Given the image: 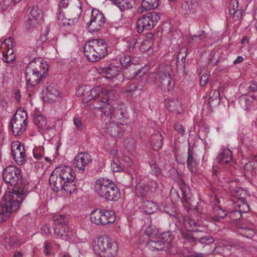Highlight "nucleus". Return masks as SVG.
<instances>
[{
    "mask_svg": "<svg viewBox=\"0 0 257 257\" xmlns=\"http://www.w3.org/2000/svg\"><path fill=\"white\" fill-rule=\"evenodd\" d=\"M237 209L241 214L246 213L249 210V206L245 199L238 200L237 202Z\"/></svg>",
    "mask_w": 257,
    "mask_h": 257,
    "instance_id": "8fccbe9b",
    "label": "nucleus"
},
{
    "mask_svg": "<svg viewBox=\"0 0 257 257\" xmlns=\"http://www.w3.org/2000/svg\"><path fill=\"white\" fill-rule=\"evenodd\" d=\"M199 240L201 243L205 245L210 244L214 241L213 238L210 235L201 237L199 238Z\"/></svg>",
    "mask_w": 257,
    "mask_h": 257,
    "instance_id": "e2e57ef3",
    "label": "nucleus"
},
{
    "mask_svg": "<svg viewBox=\"0 0 257 257\" xmlns=\"http://www.w3.org/2000/svg\"><path fill=\"white\" fill-rule=\"evenodd\" d=\"M13 39L9 38L5 39L2 44V47L7 50L8 54H13V50L12 49L13 47Z\"/></svg>",
    "mask_w": 257,
    "mask_h": 257,
    "instance_id": "09e8293b",
    "label": "nucleus"
},
{
    "mask_svg": "<svg viewBox=\"0 0 257 257\" xmlns=\"http://www.w3.org/2000/svg\"><path fill=\"white\" fill-rule=\"evenodd\" d=\"M231 194L236 197L238 200L245 199L247 196V191L240 187H235L230 189Z\"/></svg>",
    "mask_w": 257,
    "mask_h": 257,
    "instance_id": "ea45409f",
    "label": "nucleus"
},
{
    "mask_svg": "<svg viewBox=\"0 0 257 257\" xmlns=\"http://www.w3.org/2000/svg\"><path fill=\"white\" fill-rule=\"evenodd\" d=\"M118 248L117 243L107 236H100L93 243L94 251L100 257H113L117 254Z\"/></svg>",
    "mask_w": 257,
    "mask_h": 257,
    "instance_id": "423d86ee",
    "label": "nucleus"
},
{
    "mask_svg": "<svg viewBox=\"0 0 257 257\" xmlns=\"http://www.w3.org/2000/svg\"><path fill=\"white\" fill-rule=\"evenodd\" d=\"M44 98L50 102H53L59 95V92L54 85H47L42 90Z\"/></svg>",
    "mask_w": 257,
    "mask_h": 257,
    "instance_id": "4be33fe9",
    "label": "nucleus"
},
{
    "mask_svg": "<svg viewBox=\"0 0 257 257\" xmlns=\"http://www.w3.org/2000/svg\"><path fill=\"white\" fill-rule=\"evenodd\" d=\"M229 11L235 21L239 20L243 13L242 10L238 9V3L237 0H231Z\"/></svg>",
    "mask_w": 257,
    "mask_h": 257,
    "instance_id": "7c9ffc66",
    "label": "nucleus"
},
{
    "mask_svg": "<svg viewBox=\"0 0 257 257\" xmlns=\"http://www.w3.org/2000/svg\"><path fill=\"white\" fill-rule=\"evenodd\" d=\"M219 102V92L215 90L212 96L209 98L207 102L203 105L202 109L203 110L208 109L209 112H213V108L217 106Z\"/></svg>",
    "mask_w": 257,
    "mask_h": 257,
    "instance_id": "393cba45",
    "label": "nucleus"
},
{
    "mask_svg": "<svg viewBox=\"0 0 257 257\" xmlns=\"http://www.w3.org/2000/svg\"><path fill=\"white\" fill-rule=\"evenodd\" d=\"M108 45L102 39H92L83 46L84 55L89 61L95 62L108 53Z\"/></svg>",
    "mask_w": 257,
    "mask_h": 257,
    "instance_id": "7ed1b4c3",
    "label": "nucleus"
},
{
    "mask_svg": "<svg viewBox=\"0 0 257 257\" xmlns=\"http://www.w3.org/2000/svg\"><path fill=\"white\" fill-rule=\"evenodd\" d=\"M102 89L100 87H96L92 88L89 91V95L86 96L84 94L83 97V102H86L87 103L88 102L91 103L96 98L100 96V92H101Z\"/></svg>",
    "mask_w": 257,
    "mask_h": 257,
    "instance_id": "f704fd0d",
    "label": "nucleus"
},
{
    "mask_svg": "<svg viewBox=\"0 0 257 257\" xmlns=\"http://www.w3.org/2000/svg\"><path fill=\"white\" fill-rule=\"evenodd\" d=\"M158 77L168 76L173 75V72L172 66L169 64H161L159 65L157 71Z\"/></svg>",
    "mask_w": 257,
    "mask_h": 257,
    "instance_id": "c9c22d12",
    "label": "nucleus"
},
{
    "mask_svg": "<svg viewBox=\"0 0 257 257\" xmlns=\"http://www.w3.org/2000/svg\"><path fill=\"white\" fill-rule=\"evenodd\" d=\"M160 19V14L157 12H151L140 17L137 21V29L139 33L145 30L152 29Z\"/></svg>",
    "mask_w": 257,
    "mask_h": 257,
    "instance_id": "9d476101",
    "label": "nucleus"
},
{
    "mask_svg": "<svg viewBox=\"0 0 257 257\" xmlns=\"http://www.w3.org/2000/svg\"><path fill=\"white\" fill-rule=\"evenodd\" d=\"M73 122L77 131L81 132L83 130V126L80 119L78 117H74Z\"/></svg>",
    "mask_w": 257,
    "mask_h": 257,
    "instance_id": "774afa93",
    "label": "nucleus"
},
{
    "mask_svg": "<svg viewBox=\"0 0 257 257\" xmlns=\"http://www.w3.org/2000/svg\"><path fill=\"white\" fill-rule=\"evenodd\" d=\"M159 0H143L141 4V12L157 8Z\"/></svg>",
    "mask_w": 257,
    "mask_h": 257,
    "instance_id": "58836bf2",
    "label": "nucleus"
},
{
    "mask_svg": "<svg viewBox=\"0 0 257 257\" xmlns=\"http://www.w3.org/2000/svg\"><path fill=\"white\" fill-rule=\"evenodd\" d=\"M214 211L216 215L220 218H227V215L228 214V213L226 212V211L222 209L220 206L214 207Z\"/></svg>",
    "mask_w": 257,
    "mask_h": 257,
    "instance_id": "680f3d73",
    "label": "nucleus"
},
{
    "mask_svg": "<svg viewBox=\"0 0 257 257\" xmlns=\"http://www.w3.org/2000/svg\"><path fill=\"white\" fill-rule=\"evenodd\" d=\"M151 223L154 228H157L158 230H161V227L164 224V220L162 216L159 215L152 219Z\"/></svg>",
    "mask_w": 257,
    "mask_h": 257,
    "instance_id": "a18cd8bd",
    "label": "nucleus"
},
{
    "mask_svg": "<svg viewBox=\"0 0 257 257\" xmlns=\"http://www.w3.org/2000/svg\"><path fill=\"white\" fill-rule=\"evenodd\" d=\"M160 232V230H158L157 228H154L151 223L145 230V233L148 236H154L157 235Z\"/></svg>",
    "mask_w": 257,
    "mask_h": 257,
    "instance_id": "bf43d9fd",
    "label": "nucleus"
},
{
    "mask_svg": "<svg viewBox=\"0 0 257 257\" xmlns=\"http://www.w3.org/2000/svg\"><path fill=\"white\" fill-rule=\"evenodd\" d=\"M98 72L103 74L106 78L112 79L117 76L121 71V67L110 64L107 67H99Z\"/></svg>",
    "mask_w": 257,
    "mask_h": 257,
    "instance_id": "6ab92c4d",
    "label": "nucleus"
},
{
    "mask_svg": "<svg viewBox=\"0 0 257 257\" xmlns=\"http://www.w3.org/2000/svg\"><path fill=\"white\" fill-rule=\"evenodd\" d=\"M115 218V213L113 211L100 208L94 209L90 216L91 222L98 225H105L113 223Z\"/></svg>",
    "mask_w": 257,
    "mask_h": 257,
    "instance_id": "1a4fd4ad",
    "label": "nucleus"
},
{
    "mask_svg": "<svg viewBox=\"0 0 257 257\" xmlns=\"http://www.w3.org/2000/svg\"><path fill=\"white\" fill-rule=\"evenodd\" d=\"M232 159V152L228 149H223L216 158V161L220 164H227Z\"/></svg>",
    "mask_w": 257,
    "mask_h": 257,
    "instance_id": "c756f323",
    "label": "nucleus"
},
{
    "mask_svg": "<svg viewBox=\"0 0 257 257\" xmlns=\"http://www.w3.org/2000/svg\"><path fill=\"white\" fill-rule=\"evenodd\" d=\"M110 103L108 99L101 95V96L96 98L95 100L90 103V105L96 109H102V112H103L104 110H108V107L111 106Z\"/></svg>",
    "mask_w": 257,
    "mask_h": 257,
    "instance_id": "a878e982",
    "label": "nucleus"
},
{
    "mask_svg": "<svg viewBox=\"0 0 257 257\" xmlns=\"http://www.w3.org/2000/svg\"><path fill=\"white\" fill-rule=\"evenodd\" d=\"M187 162L188 169L192 173H193L195 171V169L197 167V163L194 158L193 154L190 152L189 148L188 150Z\"/></svg>",
    "mask_w": 257,
    "mask_h": 257,
    "instance_id": "79ce46f5",
    "label": "nucleus"
},
{
    "mask_svg": "<svg viewBox=\"0 0 257 257\" xmlns=\"http://www.w3.org/2000/svg\"><path fill=\"white\" fill-rule=\"evenodd\" d=\"M192 231H180L179 237L183 242V243H190L193 244L196 242L198 240V237L196 236L195 233H193Z\"/></svg>",
    "mask_w": 257,
    "mask_h": 257,
    "instance_id": "2f4dec72",
    "label": "nucleus"
},
{
    "mask_svg": "<svg viewBox=\"0 0 257 257\" xmlns=\"http://www.w3.org/2000/svg\"><path fill=\"white\" fill-rule=\"evenodd\" d=\"M34 124L39 129L42 133H45L47 131L52 130L50 125L47 126V120L46 117L42 114H36L34 117Z\"/></svg>",
    "mask_w": 257,
    "mask_h": 257,
    "instance_id": "5701e85b",
    "label": "nucleus"
},
{
    "mask_svg": "<svg viewBox=\"0 0 257 257\" xmlns=\"http://www.w3.org/2000/svg\"><path fill=\"white\" fill-rule=\"evenodd\" d=\"M55 233L65 240H70L74 236V233L70 230L67 224L68 217L64 214H57L53 216Z\"/></svg>",
    "mask_w": 257,
    "mask_h": 257,
    "instance_id": "6e6552de",
    "label": "nucleus"
},
{
    "mask_svg": "<svg viewBox=\"0 0 257 257\" xmlns=\"http://www.w3.org/2000/svg\"><path fill=\"white\" fill-rule=\"evenodd\" d=\"M28 125L27 115L25 110L20 108L14 114L10 122V126L15 136H21Z\"/></svg>",
    "mask_w": 257,
    "mask_h": 257,
    "instance_id": "0eeeda50",
    "label": "nucleus"
},
{
    "mask_svg": "<svg viewBox=\"0 0 257 257\" xmlns=\"http://www.w3.org/2000/svg\"><path fill=\"white\" fill-rule=\"evenodd\" d=\"M121 125H118L114 121L107 122L105 124V132L109 136L112 137H119L122 134L123 131Z\"/></svg>",
    "mask_w": 257,
    "mask_h": 257,
    "instance_id": "412c9836",
    "label": "nucleus"
},
{
    "mask_svg": "<svg viewBox=\"0 0 257 257\" xmlns=\"http://www.w3.org/2000/svg\"><path fill=\"white\" fill-rule=\"evenodd\" d=\"M77 181L75 180H67L63 183V189L65 191L70 194L73 192L76 189L79 187V183H77Z\"/></svg>",
    "mask_w": 257,
    "mask_h": 257,
    "instance_id": "4c0bfd02",
    "label": "nucleus"
},
{
    "mask_svg": "<svg viewBox=\"0 0 257 257\" xmlns=\"http://www.w3.org/2000/svg\"><path fill=\"white\" fill-rule=\"evenodd\" d=\"M184 225L187 230L196 232L197 231V227H199L200 224L191 218H187L184 221Z\"/></svg>",
    "mask_w": 257,
    "mask_h": 257,
    "instance_id": "a19ab883",
    "label": "nucleus"
},
{
    "mask_svg": "<svg viewBox=\"0 0 257 257\" xmlns=\"http://www.w3.org/2000/svg\"><path fill=\"white\" fill-rule=\"evenodd\" d=\"M157 77V72L150 73L147 75L146 80L149 83L152 84L156 81Z\"/></svg>",
    "mask_w": 257,
    "mask_h": 257,
    "instance_id": "69168bd1",
    "label": "nucleus"
},
{
    "mask_svg": "<svg viewBox=\"0 0 257 257\" xmlns=\"http://www.w3.org/2000/svg\"><path fill=\"white\" fill-rule=\"evenodd\" d=\"M49 184L52 190L56 192L62 190L63 187V180L58 175L51 174L49 179Z\"/></svg>",
    "mask_w": 257,
    "mask_h": 257,
    "instance_id": "bb28decb",
    "label": "nucleus"
},
{
    "mask_svg": "<svg viewBox=\"0 0 257 257\" xmlns=\"http://www.w3.org/2000/svg\"><path fill=\"white\" fill-rule=\"evenodd\" d=\"M57 172L59 176L64 181L70 180H76L75 173L69 166H61L57 168Z\"/></svg>",
    "mask_w": 257,
    "mask_h": 257,
    "instance_id": "b1692460",
    "label": "nucleus"
},
{
    "mask_svg": "<svg viewBox=\"0 0 257 257\" xmlns=\"http://www.w3.org/2000/svg\"><path fill=\"white\" fill-rule=\"evenodd\" d=\"M3 178L6 183L14 186L13 191L7 193L16 194L19 197V199L22 198V200L23 201L26 197V194L27 193V189L22 184L20 169L14 166H9L4 170Z\"/></svg>",
    "mask_w": 257,
    "mask_h": 257,
    "instance_id": "f03ea898",
    "label": "nucleus"
},
{
    "mask_svg": "<svg viewBox=\"0 0 257 257\" xmlns=\"http://www.w3.org/2000/svg\"><path fill=\"white\" fill-rule=\"evenodd\" d=\"M120 61L121 65L123 67L126 68H129L130 70H132V68L134 66V65L131 63V59L129 56L121 57L120 59Z\"/></svg>",
    "mask_w": 257,
    "mask_h": 257,
    "instance_id": "13d9d810",
    "label": "nucleus"
},
{
    "mask_svg": "<svg viewBox=\"0 0 257 257\" xmlns=\"http://www.w3.org/2000/svg\"><path fill=\"white\" fill-rule=\"evenodd\" d=\"M153 45L151 42L144 40L140 45L139 48L142 52H146L152 47Z\"/></svg>",
    "mask_w": 257,
    "mask_h": 257,
    "instance_id": "052dcab7",
    "label": "nucleus"
},
{
    "mask_svg": "<svg viewBox=\"0 0 257 257\" xmlns=\"http://www.w3.org/2000/svg\"><path fill=\"white\" fill-rule=\"evenodd\" d=\"M157 187V183L154 181H150L147 184L140 183L136 186V194L143 199L150 198L155 192Z\"/></svg>",
    "mask_w": 257,
    "mask_h": 257,
    "instance_id": "9b49d317",
    "label": "nucleus"
},
{
    "mask_svg": "<svg viewBox=\"0 0 257 257\" xmlns=\"http://www.w3.org/2000/svg\"><path fill=\"white\" fill-rule=\"evenodd\" d=\"M104 22L103 14L96 9H92L90 21L87 23L88 31L90 33L99 31L104 25Z\"/></svg>",
    "mask_w": 257,
    "mask_h": 257,
    "instance_id": "f8f14e48",
    "label": "nucleus"
},
{
    "mask_svg": "<svg viewBox=\"0 0 257 257\" xmlns=\"http://www.w3.org/2000/svg\"><path fill=\"white\" fill-rule=\"evenodd\" d=\"M116 91L112 89H104L102 90L101 94L104 97L108 99L110 101L111 99H113L115 98V94Z\"/></svg>",
    "mask_w": 257,
    "mask_h": 257,
    "instance_id": "5fc2aeb1",
    "label": "nucleus"
},
{
    "mask_svg": "<svg viewBox=\"0 0 257 257\" xmlns=\"http://www.w3.org/2000/svg\"><path fill=\"white\" fill-rule=\"evenodd\" d=\"M175 130L179 134L183 136L185 132V127L182 125L181 123L178 122L175 123L174 124Z\"/></svg>",
    "mask_w": 257,
    "mask_h": 257,
    "instance_id": "0e129e2a",
    "label": "nucleus"
},
{
    "mask_svg": "<svg viewBox=\"0 0 257 257\" xmlns=\"http://www.w3.org/2000/svg\"><path fill=\"white\" fill-rule=\"evenodd\" d=\"M206 38V36L203 31H199L197 34L193 35L191 37L193 41L198 43L204 41Z\"/></svg>",
    "mask_w": 257,
    "mask_h": 257,
    "instance_id": "3c124183",
    "label": "nucleus"
},
{
    "mask_svg": "<svg viewBox=\"0 0 257 257\" xmlns=\"http://www.w3.org/2000/svg\"><path fill=\"white\" fill-rule=\"evenodd\" d=\"M95 189L100 197L108 201H116L120 197V192L117 186L112 181L104 178L96 182Z\"/></svg>",
    "mask_w": 257,
    "mask_h": 257,
    "instance_id": "20e7f679",
    "label": "nucleus"
},
{
    "mask_svg": "<svg viewBox=\"0 0 257 257\" xmlns=\"http://www.w3.org/2000/svg\"><path fill=\"white\" fill-rule=\"evenodd\" d=\"M52 249V245L50 242L46 241L44 244V253L46 255L49 256L51 254Z\"/></svg>",
    "mask_w": 257,
    "mask_h": 257,
    "instance_id": "338daca9",
    "label": "nucleus"
},
{
    "mask_svg": "<svg viewBox=\"0 0 257 257\" xmlns=\"http://www.w3.org/2000/svg\"><path fill=\"white\" fill-rule=\"evenodd\" d=\"M91 161L90 155L87 153H80L75 157L74 164L75 167L80 172H83L85 167Z\"/></svg>",
    "mask_w": 257,
    "mask_h": 257,
    "instance_id": "2eb2a0df",
    "label": "nucleus"
},
{
    "mask_svg": "<svg viewBox=\"0 0 257 257\" xmlns=\"http://www.w3.org/2000/svg\"><path fill=\"white\" fill-rule=\"evenodd\" d=\"M241 217V213L237 209L232 210L228 213L227 218H228L232 221H236L240 219Z\"/></svg>",
    "mask_w": 257,
    "mask_h": 257,
    "instance_id": "6e6d98bb",
    "label": "nucleus"
},
{
    "mask_svg": "<svg viewBox=\"0 0 257 257\" xmlns=\"http://www.w3.org/2000/svg\"><path fill=\"white\" fill-rule=\"evenodd\" d=\"M200 8L197 0H185L181 5L182 12L185 15H194Z\"/></svg>",
    "mask_w": 257,
    "mask_h": 257,
    "instance_id": "a211bd4d",
    "label": "nucleus"
},
{
    "mask_svg": "<svg viewBox=\"0 0 257 257\" xmlns=\"http://www.w3.org/2000/svg\"><path fill=\"white\" fill-rule=\"evenodd\" d=\"M159 87L163 91L169 92L172 90L175 86L173 75L168 76H159L158 78Z\"/></svg>",
    "mask_w": 257,
    "mask_h": 257,
    "instance_id": "aec40b11",
    "label": "nucleus"
},
{
    "mask_svg": "<svg viewBox=\"0 0 257 257\" xmlns=\"http://www.w3.org/2000/svg\"><path fill=\"white\" fill-rule=\"evenodd\" d=\"M143 83L142 81L140 80L138 81L137 85H136L135 84H130L127 86L125 91L127 92L134 91L137 89L141 90L144 87V84Z\"/></svg>",
    "mask_w": 257,
    "mask_h": 257,
    "instance_id": "4d7b16f0",
    "label": "nucleus"
},
{
    "mask_svg": "<svg viewBox=\"0 0 257 257\" xmlns=\"http://www.w3.org/2000/svg\"><path fill=\"white\" fill-rule=\"evenodd\" d=\"M239 232L241 235L247 238L252 237L255 233L254 230L252 229L247 227L241 228L239 229Z\"/></svg>",
    "mask_w": 257,
    "mask_h": 257,
    "instance_id": "603ef678",
    "label": "nucleus"
},
{
    "mask_svg": "<svg viewBox=\"0 0 257 257\" xmlns=\"http://www.w3.org/2000/svg\"><path fill=\"white\" fill-rule=\"evenodd\" d=\"M147 246L152 250H163L169 248L160 238L156 240L149 239L148 241Z\"/></svg>",
    "mask_w": 257,
    "mask_h": 257,
    "instance_id": "473e14b6",
    "label": "nucleus"
},
{
    "mask_svg": "<svg viewBox=\"0 0 257 257\" xmlns=\"http://www.w3.org/2000/svg\"><path fill=\"white\" fill-rule=\"evenodd\" d=\"M125 113L126 110L124 108H120L118 105L116 106L111 105L108 107V110L103 111V114L105 116L114 118L121 124L124 122Z\"/></svg>",
    "mask_w": 257,
    "mask_h": 257,
    "instance_id": "ddd939ff",
    "label": "nucleus"
},
{
    "mask_svg": "<svg viewBox=\"0 0 257 257\" xmlns=\"http://www.w3.org/2000/svg\"><path fill=\"white\" fill-rule=\"evenodd\" d=\"M149 165L151 169L152 173L156 176H158L161 174V170L157 164L156 162L154 161H151L149 162Z\"/></svg>",
    "mask_w": 257,
    "mask_h": 257,
    "instance_id": "864d4df0",
    "label": "nucleus"
},
{
    "mask_svg": "<svg viewBox=\"0 0 257 257\" xmlns=\"http://www.w3.org/2000/svg\"><path fill=\"white\" fill-rule=\"evenodd\" d=\"M40 21L28 18L27 21L25 23V28L28 32H31L34 30L38 25Z\"/></svg>",
    "mask_w": 257,
    "mask_h": 257,
    "instance_id": "de8ad7c7",
    "label": "nucleus"
},
{
    "mask_svg": "<svg viewBox=\"0 0 257 257\" xmlns=\"http://www.w3.org/2000/svg\"><path fill=\"white\" fill-rule=\"evenodd\" d=\"M165 106L170 111L177 114L181 113L183 112L181 102L177 99H168L165 102Z\"/></svg>",
    "mask_w": 257,
    "mask_h": 257,
    "instance_id": "cd10ccee",
    "label": "nucleus"
},
{
    "mask_svg": "<svg viewBox=\"0 0 257 257\" xmlns=\"http://www.w3.org/2000/svg\"><path fill=\"white\" fill-rule=\"evenodd\" d=\"M142 208L146 214H152L158 209V205L154 202L147 200L143 202Z\"/></svg>",
    "mask_w": 257,
    "mask_h": 257,
    "instance_id": "e433bc0d",
    "label": "nucleus"
},
{
    "mask_svg": "<svg viewBox=\"0 0 257 257\" xmlns=\"http://www.w3.org/2000/svg\"><path fill=\"white\" fill-rule=\"evenodd\" d=\"M29 18L35 19L40 22L42 19V12L37 6L32 7L29 15Z\"/></svg>",
    "mask_w": 257,
    "mask_h": 257,
    "instance_id": "c03bdc74",
    "label": "nucleus"
},
{
    "mask_svg": "<svg viewBox=\"0 0 257 257\" xmlns=\"http://www.w3.org/2000/svg\"><path fill=\"white\" fill-rule=\"evenodd\" d=\"M135 5V0H123L121 2H119L117 6L120 11H124L132 9Z\"/></svg>",
    "mask_w": 257,
    "mask_h": 257,
    "instance_id": "37998d69",
    "label": "nucleus"
},
{
    "mask_svg": "<svg viewBox=\"0 0 257 257\" xmlns=\"http://www.w3.org/2000/svg\"><path fill=\"white\" fill-rule=\"evenodd\" d=\"M71 6L67 10V16L74 18L75 21H78L82 13L81 2L80 0H70Z\"/></svg>",
    "mask_w": 257,
    "mask_h": 257,
    "instance_id": "f3484780",
    "label": "nucleus"
},
{
    "mask_svg": "<svg viewBox=\"0 0 257 257\" xmlns=\"http://www.w3.org/2000/svg\"><path fill=\"white\" fill-rule=\"evenodd\" d=\"M49 71L48 64L40 58H35L28 64L25 72L29 87H34L42 81Z\"/></svg>",
    "mask_w": 257,
    "mask_h": 257,
    "instance_id": "f257e3e1",
    "label": "nucleus"
},
{
    "mask_svg": "<svg viewBox=\"0 0 257 257\" xmlns=\"http://www.w3.org/2000/svg\"><path fill=\"white\" fill-rule=\"evenodd\" d=\"M187 52V48L186 47H182L180 49L177 55L176 65L177 68L180 67V68H182L183 70H184Z\"/></svg>",
    "mask_w": 257,
    "mask_h": 257,
    "instance_id": "72a5a7b5",
    "label": "nucleus"
},
{
    "mask_svg": "<svg viewBox=\"0 0 257 257\" xmlns=\"http://www.w3.org/2000/svg\"><path fill=\"white\" fill-rule=\"evenodd\" d=\"M11 150L12 155L15 162L22 163L26 156L24 146L18 141L14 142L12 144Z\"/></svg>",
    "mask_w": 257,
    "mask_h": 257,
    "instance_id": "dca6fc26",
    "label": "nucleus"
},
{
    "mask_svg": "<svg viewBox=\"0 0 257 257\" xmlns=\"http://www.w3.org/2000/svg\"><path fill=\"white\" fill-rule=\"evenodd\" d=\"M180 189L183 198L184 199V201L189 205L190 207H194V210H196L200 213H205V212H203V210L201 208L202 206L201 205L202 204V205H204V203H198L194 207L192 206L191 199L192 194L191 193L190 189L188 186L183 184L181 186Z\"/></svg>",
    "mask_w": 257,
    "mask_h": 257,
    "instance_id": "4468645a",
    "label": "nucleus"
},
{
    "mask_svg": "<svg viewBox=\"0 0 257 257\" xmlns=\"http://www.w3.org/2000/svg\"><path fill=\"white\" fill-rule=\"evenodd\" d=\"M160 239L164 242L166 245L169 247L170 243L171 242L173 239V235L170 231H167L163 232L160 233Z\"/></svg>",
    "mask_w": 257,
    "mask_h": 257,
    "instance_id": "49530a36",
    "label": "nucleus"
},
{
    "mask_svg": "<svg viewBox=\"0 0 257 257\" xmlns=\"http://www.w3.org/2000/svg\"><path fill=\"white\" fill-rule=\"evenodd\" d=\"M151 145L155 151L159 150L163 144V138L162 134L159 132H155L151 137L150 140Z\"/></svg>",
    "mask_w": 257,
    "mask_h": 257,
    "instance_id": "c85d7f7f",
    "label": "nucleus"
},
{
    "mask_svg": "<svg viewBox=\"0 0 257 257\" xmlns=\"http://www.w3.org/2000/svg\"><path fill=\"white\" fill-rule=\"evenodd\" d=\"M16 194L5 193L0 205V223L7 220L13 212L19 208L23 200Z\"/></svg>",
    "mask_w": 257,
    "mask_h": 257,
    "instance_id": "39448f33",
    "label": "nucleus"
}]
</instances>
